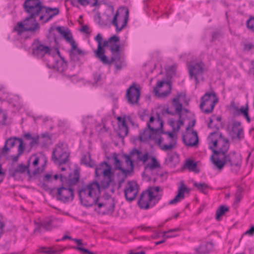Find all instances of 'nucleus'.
Wrapping results in <instances>:
<instances>
[{
    "mask_svg": "<svg viewBox=\"0 0 254 254\" xmlns=\"http://www.w3.org/2000/svg\"><path fill=\"white\" fill-rule=\"evenodd\" d=\"M248 28L253 31H254V17L250 18L247 21Z\"/></svg>",
    "mask_w": 254,
    "mask_h": 254,
    "instance_id": "58",
    "label": "nucleus"
},
{
    "mask_svg": "<svg viewBox=\"0 0 254 254\" xmlns=\"http://www.w3.org/2000/svg\"><path fill=\"white\" fill-rule=\"evenodd\" d=\"M36 227L35 228L33 233L42 234L48 230V222H35Z\"/></svg>",
    "mask_w": 254,
    "mask_h": 254,
    "instance_id": "33",
    "label": "nucleus"
},
{
    "mask_svg": "<svg viewBox=\"0 0 254 254\" xmlns=\"http://www.w3.org/2000/svg\"><path fill=\"white\" fill-rule=\"evenodd\" d=\"M23 136L25 139L31 140L29 144L30 148L38 145L39 143L40 136L39 135L32 136L31 134L28 132L25 133Z\"/></svg>",
    "mask_w": 254,
    "mask_h": 254,
    "instance_id": "32",
    "label": "nucleus"
},
{
    "mask_svg": "<svg viewBox=\"0 0 254 254\" xmlns=\"http://www.w3.org/2000/svg\"><path fill=\"white\" fill-rule=\"evenodd\" d=\"M244 189L242 187L239 186L235 193L234 205L237 206L242 198V193Z\"/></svg>",
    "mask_w": 254,
    "mask_h": 254,
    "instance_id": "38",
    "label": "nucleus"
},
{
    "mask_svg": "<svg viewBox=\"0 0 254 254\" xmlns=\"http://www.w3.org/2000/svg\"><path fill=\"white\" fill-rule=\"evenodd\" d=\"M22 6L24 11L28 16V18H36L42 13L44 8L48 12V7L44 6L40 0H25Z\"/></svg>",
    "mask_w": 254,
    "mask_h": 254,
    "instance_id": "5",
    "label": "nucleus"
},
{
    "mask_svg": "<svg viewBox=\"0 0 254 254\" xmlns=\"http://www.w3.org/2000/svg\"><path fill=\"white\" fill-rule=\"evenodd\" d=\"M47 53L48 46H44L38 40H35L32 44V55L37 58L43 59Z\"/></svg>",
    "mask_w": 254,
    "mask_h": 254,
    "instance_id": "18",
    "label": "nucleus"
},
{
    "mask_svg": "<svg viewBox=\"0 0 254 254\" xmlns=\"http://www.w3.org/2000/svg\"><path fill=\"white\" fill-rule=\"evenodd\" d=\"M57 199L63 202L72 201L74 198L73 190L70 187H62L58 189Z\"/></svg>",
    "mask_w": 254,
    "mask_h": 254,
    "instance_id": "13",
    "label": "nucleus"
},
{
    "mask_svg": "<svg viewBox=\"0 0 254 254\" xmlns=\"http://www.w3.org/2000/svg\"><path fill=\"white\" fill-rule=\"evenodd\" d=\"M180 230L179 228H175L173 229H170L167 231H164L163 232L162 237L164 238L165 239H168L170 238H172L173 237H175L176 235H171V234H169V233L172 232H178Z\"/></svg>",
    "mask_w": 254,
    "mask_h": 254,
    "instance_id": "55",
    "label": "nucleus"
},
{
    "mask_svg": "<svg viewBox=\"0 0 254 254\" xmlns=\"http://www.w3.org/2000/svg\"><path fill=\"white\" fill-rule=\"evenodd\" d=\"M96 57L101 61L104 64H111L112 62H109L107 56L105 55V50L102 46L98 45L97 50L95 51Z\"/></svg>",
    "mask_w": 254,
    "mask_h": 254,
    "instance_id": "26",
    "label": "nucleus"
},
{
    "mask_svg": "<svg viewBox=\"0 0 254 254\" xmlns=\"http://www.w3.org/2000/svg\"><path fill=\"white\" fill-rule=\"evenodd\" d=\"M179 162V155L175 152L169 153L165 159L166 164L171 167H175Z\"/></svg>",
    "mask_w": 254,
    "mask_h": 254,
    "instance_id": "25",
    "label": "nucleus"
},
{
    "mask_svg": "<svg viewBox=\"0 0 254 254\" xmlns=\"http://www.w3.org/2000/svg\"><path fill=\"white\" fill-rule=\"evenodd\" d=\"M101 17L100 16V13L97 11L96 15L94 16V19L95 21H96L101 26H103L106 25V23L104 22H102L101 20Z\"/></svg>",
    "mask_w": 254,
    "mask_h": 254,
    "instance_id": "62",
    "label": "nucleus"
},
{
    "mask_svg": "<svg viewBox=\"0 0 254 254\" xmlns=\"http://www.w3.org/2000/svg\"><path fill=\"white\" fill-rule=\"evenodd\" d=\"M65 249V248H59V249L49 248V254H60Z\"/></svg>",
    "mask_w": 254,
    "mask_h": 254,
    "instance_id": "57",
    "label": "nucleus"
},
{
    "mask_svg": "<svg viewBox=\"0 0 254 254\" xmlns=\"http://www.w3.org/2000/svg\"><path fill=\"white\" fill-rule=\"evenodd\" d=\"M15 137H10L5 141L6 144H7L10 147H13L15 146L16 141L17 139H15Z\"/></svg>",
    "mask_w": 254,
    "mask_h": 254,
    "instance_id": "60",
    "label": "nucleus"
},
{
    "mask_svg": "<svg viewBox=\"0 0 254 254\" xmlns=\"http://www.w3.org/2000/svg\"><path fill=\"white\" fill-rule=\"evenodd\" d=\"M61 34L63 35L64 39L67 42L70 44L71 46L76 43L71 33H61Z\"/></svg>",
    "mask_w": 254,
    "mask_h": 254,
    "instance_id": "44",
    "label": "nucleus"
},
{
    "mask_svg": "<svg viewBox=\"0 0 254 254\" xmlns=\"http://www.w3.org/2000/svg\"><path fill=\"white\" fill-rule=\"evenodd\" d=\"M123 157L125 159V162L127 165L128 167V168L126 169L129 171L130 174L131 172H133V162L131 159L130 155L127 154H124Z\"/></svg>",
    "mask_w": 254,
    "mask_h": 254,
    "instance_id": "41",
    "label": "nucleus"
},
{
    "mask_svg": "<svg viewBox=\"0 0 254 254\" xmlns=\"http://www.w3.org/2000/svg\"><path fill=\"white\" fill-rule=\"evenodd\" d=\"M47 164V159L45 158L43 160V163L41 165V166L39 167H37L35 169V170L33 172L32 174L33 175H36L39 174H41L42 173L45 169Z\"/></svg>",
    "mask_w": 254,
    "mask_h": 254,
    "instance_id": "47",
    "label": "nucleus"
},
{
    "mask_svg": "<svg viewBox=\"0 0 254 254\" xmlns=\"http://www.w3.org/2000/svg\"><path fill=\"white\" fill-rule=\"evenodd\" d=\"M183 141L184 144L189 147L197 146L198 142L197 133L195 131L187 132L183 136Z\"/></svg>",
    "mask_w": 254,
    "mask_h": 254,
    "instance_id": "20",
    "label": "nucleus"
},
{
    "mask_svg": "<svg viewBox=\"0 0 254 254\" xmlns=\"http://www.w3.org/2000/svg\"><path fill=\"white\" fill-rule=\"evenodd\" d=\"M70 152L67 144L59 142L53 149L51 160L57 165L61 166L69 161Z\"/></svg>",
    "mask_w": 254,
    "mask_h": 254,
    "instance_id": "4",
    "label": "nucleus"
},
{
    "mask_svg": "<svg viewBox=\"0 0 254 254\" xmlns=\"http://www.w3.org/2000/svg\"><path fill=\"white\" fill-rule=\"evenodd\" d=\"M117 120L118 121L119 127H127V124H126V121H131V118L129 116H125L124 117H118L117 118Z\"/></svg>",
    "mask_w": 254,
    "mask_h": 254,
    "instance_id": "42",
    "label": "nucleus"
},
{
    "mask_svg": "<svg viewBox=\"0 0 254 254\" xmlns=\"http://www.w3.org/2000/svg\"><path fill=\"white\" fill-rule=\"evenodd\" d=\"M129 18V10L127 7H121L115 14L112 23L117 31H121L126 26Z\"/></svg>",
    "mask_w": 254,
    "mask_h": 254,
    "instance_id": "8",
    "label": "nucleus"
},
{
    "mask_svg": "<svg viewBox=\"0 0 254 254\" xmlns=\"http://www.w3.org/2000/svg\"><path fill=\"white\" fill-rule=\"evenodd\" d=\"M39 27V24L36 22V18H28L26 17L23 22H19L13 28L14 32L34 31Z\"/></svg>",
    "mask_w": 254,
    "mask_h": 254,
    "instance_id": "10",
    "label": "nucleus"
},
{
    "mask_svg": "<svg viewBox=\"0 0 254 254\" xmlns=\"http://www.w3.org/2000/svg\"><path fill=\"white\" fill-rule=\"evenodd\" d=\"M152 162L148 163L146 166V169H149L150 170L158 169L160 168V164L157 160L156 158L152 156L151 157Z\"/></svg>",
    "mask_w": 254,
    "mask_h": 254,
    "instance_id": "37",
    "label": "nucleus"
},
{
    "mask_svg": "<svg viewBox=\"0 0 254 254\" xmlns=\"http://www.w3.org/2000/svg\"><path fill=\"white\" fill-rule=\"evenodd\" d=\"M193 186L196 187L198 190L204 193H206L205 190L207 189L208 186L205 183H195L193 184Z\"/></svg>",
    "mask_w": 254,
    "mask_h": 254,
    "instance_id": "50",
    "label": "nucleus"
},
{
    "mask_svg": "<svg viewBox=\"0 0 254 254\" xmlns=\"http://www.w3.org/2000/svg\"><path fill=\"white\" fill-rule=\"evenodd\" d=\"M69 53L71 57L75 55L82 56L85 54V52L83 51L77 47V45L76 43L71 46Z\"/></svg>",
    "mask_w": 254,
    "mask_h": 254,
    "instance_id": "36",
    "label": "nucleus"
},
{
    "mask_svg": "<svg viewBox=\"0 0 254 254\" xmlns=\"http://www.w3.org/2000/svg\"><path fill=\"white\" fill-rule=\"evenodd\" d=\"M140 96V89L136 87L135 83L131 84L127 90L126 97L128 103L130 104H137Z\"/></svg>",
    "mask_w": 254,
    "mask_h": 254,
    "instance_id": "16",
    "label": "nucleus"
},
{
    "mask_svg": "<svg viewBox=\"0 0 254 254\" xmlns=\"http://www.w3.org/2000/svg\"><path fill=\"white\" fill-rule=\"evenodd\" d=\"M215 157L211 156V159L214 165L219 170H221L224 166L225 163V159H224L222 155L219 154H215Z\"/></svg>",
    "mask_w": 254,
    "mask_h": 254,
    "instance_id": "27",
    "label": "nucleus"
},
{
    "mask_svg": "<svg viewBox=\"0 0 254 254\" xmlns=\"http://www.w3.org/2000/svg\"><path fill=\"white\" fill-rule=\"evenodd\" d=\"M29 167V163H28L26 165H23V164H18L16 168L12 171L11 173V176L15 177L18 173L22 174L25 172H27V173L29 175L30 172Z\"/></svg>",
    "mask_w": 254,
    "mask_h": 254,
    "instance_id": "28",
    "label": "nucleus"
},
{
    "mask_svg": "<svg viewBox=\"0 0 254 254\" xmlns=\"http://www.w3.org/2000/svg\"><path fill=\"white\" fill-rule=\"evenodd\" d=\"M81 163L92 168L95 165L94 162L91 160L89 155H84L81 159Z\"/></svg>",
    "mask_w": 254,
    "mask_h": 254,
    "instance_id": "40",
    "label": "nucleus"
},
{
    "mask_svg": "<svg viewBox=\"0 0 254 254\" xmlns=\"http://www.w3.org/2000/svg\"><path fill=\"white\" fill-rule=\"evenodd\" d=\"M165 133L168 135V138L170 139V142L168 144H162L163 141L162 137H159L158 138H157L156 139V142L162 150H171L176 146L177 143L176 138L175 137L174 134L171 132H167Z\"/></svg>",
    "mask_w": 254,
    "mask_h": 254,
    "instance_id": "19",
    "label": "nucleus"
},
{
    "mask_svg": "<svg viewBox=\"0 0 254 254\" xmlns=\"http://www.w3.org/2000/svg\"><path fill=\"white\" fill-rule=\"evenodd\" d=\"M232 138L241 140L244 138V128L239 121H234L231 124Z\"/></svg>",
    "mask_w": 254,
    "mask_h": 254,
    "instance_id": "21",
    "label": "nucleus"
},
{
    "mask_svg": "<svg viewBox=\"0 0 254 254\" xmlns=\"http://www.w3.org/2000/svg\"><path fill=\"white\" fill-rule=\"evenodd\" d=\"M114 61H116V62H124V60L121 59V57L119 53H116V54L114 55V57L111 58V60L110 62H112V63Z\"/></svg>",
    "mask_w": 254,
    "mask_h": 254,
    "instance_id": "63",
    "label": "nucleus"
},
{
    "mask_svg": "<svg viewBox=\"0 0 254 254\" xmlns=\"http://www.w3.org/2000/svg\"><path fill=\"white\" fill-rule=\"evenodd\" d=\"M105 211L103 213L112 214L115 210V203L112 198H109L105 202Z\"/></svg>",
    "mask_w": 254,
    "mask_h": 254,
    "instance_id": "34",
    "label": "nucleus"
},
{
    "mask_svg": "<svg viewBox=\"0 0 254 254\" xmlns=\"http://www.w3.org/2000/svg\"><path fill=\"white\" fill-rule=\"evenodd\" d=\"M67 67V63L60 57L59 51L49 47V68L63 72Z\"/></svg>",
    "mask_w": 254,
    "mask_h": 254,
    "instance_id": "6",
    "label": "nucleus"
},
{
    "mask_svg": "<svg viewBox=\"0 0 254 254\" xmlns=\"http://www.w3.org/2000/svg\"><path fill=\"white\" fill-rule=\"evenodd\" d=\"M189 192L190 189L182 182L181 186L179 187L177 195L173 199L170 200L168 204L170 205L176 204L184 198L185 193H189Z\"/></svg>",
    "mask_w": 254,
    "mask_h": 254,
    "instance_id": "23",
    "label": "nucleus"
},
{
    "mask_svg": "<svg viewBox=\"0 0 254 254\" xmlns=\"http://www.w3.org/2000/svg\"><path fill=\"white\" fill-rule=\"evenodd\" d=\"M15 139H17V140L19 143V145L18 146V148H17L18 153L19 155H22L24 151L25 150V145L23 143V140L21 138H19V137H15Z\"/></svg>",
    "mask_w": 254,
    "mask_h": 254,
    "instance_id": "49",
    "label": "nucleus"
},
{
    "mask_svg": "<svg viewBox=\"0 0 254 254\" xmlns=\"http://www.w3.org/2000/svg\"><path fill=\"white\" fill-rule=\"evenodd\" d=\"M186 165L190 171L198 172V170L197 169V164L193 161L190 160L187 161Z\"/></svg>",
    "mask_w": 254,
    "mask_h": 254,
    "instance_id": "43",
    "label": "nucleus"
},
{
    "mask_svg": "<svg viewBox=\"0 0 254 254\" xmlns=\"http://www.w3.org/2000/svg\"><path fill=\"white\" fill-rule=\"evenodd\" d=\"M209 137L214 147H216L217 145L221 146L219 150H214V153L222 155V156L225 155L229 146L228 140L224 138L222 133L218 131L211 132Z\"/></svg>",
    "mask_w": 254,
    "mask_h": 254,
    "instance_id": "9",
    "label": "nucleus"
},
{
    "mask_svg": "<svg viewBox=\"0 0 254 254\" xmlns=\"http://www.w3.org/2000/svg\"><path fill=\"white\" fill-rule=\"evenodd\" d=\"M39 181V186L45 190H48V173L45 174L42 178L40 179Z\"/></svg>",
    "mask_w": 254,
    "mask_h": 254,
    "instance_id": "45",
    "label": "nucleus"
},
{
    "mask_svg": "<svg viewBox=\"0 0 254 254\" xmlns=\"http://www.w3.org/2000/svg\"><path fill=\"white\" fill-rule=\"evenodd\" d=\"M223 157L225 159L226 165L233 168L232 171L236 173L241 167L242 163L241 156L233 151L230 152L227 155H224Z\"/></svg>",
    "mask_w": 254,
    "mask_h": 254,
    "instance_id": "11",
    "label": "nucleus"
},
{
    "mask_svg": "<svg viewBox=\"0 0 254 254\" xmlns=\"http://www.w3.org/2000/svg\"><path fill=\"white\" fill-rule=\"evenodd\" d=\"M171 85L168 81H159L153 91L156 96L160 98L165 97L171 93Z\"/></svg>",
    "mask_w": 254,
    "mask_h": 254,
    "instance_id": "14",
    "label": "nucleus"
},
{
    "mask_svg": "<svg viewBox=\"0 0 254 254\" xmlns=\"http://www.w3.org/2000/svg\"><path fill=\"white\" fill-rule=\"evenodd\" d=\"M175 122L174 121H171L170 122V125L172 127L173 130L175 131L179 130L181 126L184 124L183 121L181 120V118L179 117V119L177 123V127H175Z\"/></svg>",
    "mask_w": 254,
    "mask_h": 254,
    "instance_id": "52",
    "label": "nucleus"
},
{
    "mask_svg": "<svg viewBox=\"0 0 254 254\" xmlns=\"http://www.w3.org/2000/svg\"><path fill=\"white\" fill-rule=\"evenodd\" d=\"M189 72L191 78L194 77L196 84L199 81L198 76L201 75L204 71V64L202 62L191 61L188 65Z\"/></svg>",
    "mask_w": 254,
    "mask_h": 254,
    "instance_id": "12",
    "label": "nucleus"
},
{
    "mask_svg": "<svg viewBox=\"0 0 254 254\" xmlns=\"http://www.w3.org/2000/svg\"><path fill=\"white\" fill-rule=\"evenodd\" d=\"M159 132L158 128L151 127L150 123H147V127L140 131L138 140L141 142H146L153 137L154 133Z\"/></svg>",
    "mask_w": 254,
    "mask_h": 254,
    "instance_id": "17",
    "label": "nucleus"
},
{
    "mask_svg": "<svg viewBox=\"0 0 254 254\" xmlns=\"http://www.w3.org/2000/svg\"><path fill=\"white\" fill-rule=\"evenodd\" d=\"M218 102V98L214 91L207 92L201 98L199 107L203 113L208 114L213 111Z\"/></svg>",
    "mask_w": 254,
    "mask_h": 254,
    "instance_id": "7",
    "label": "nucleus"
},
{
    "mask_svg": "<svg viewBox=\"0 0 254 254\" xmlns=\"http://www.w3.org/2000/svg\"><path fill=\"white\" fill-rule=\"evenodd\" d=\"M52 180H59L63 185H65L67 178L66 177L64 176L63 174H55L53 175L52 174H49V182H50Z\"/></svg>",
    "mask_w": 254,
    "mask_h": 254,
    "instance_id": "35",
    "label": "nucleus"
},
{
    "mask_svg": "<svg viewBox=\"0 0 254 254\" xmlns=\"http://www.w3.org/2000/svg\"><path fill=\"white\" fill-rule=\"evenodd\" d=\"M212 249L211 243L207 242L201 244L199 247L195 249L196 252L200 254H204L208 253Z\"/></svg>",
    "mask_w": 254,
    "mask_h": 254,
    "instance_id": "31",
    "label": "nucleus"
},
{
    "mask_svg": "<svg viewBox=\"0 0 254 254\" xmlns=\"http://www.w3.org/2000/svg\"><path fill=\"white\" fill-rule=\"evenodd\" d=\"M72 248L81 252L83 254H94V253L80 246H73Z\"/></svg>",
    "mask_w": 254,
    "mask_h": 254,
    "instance_id": "56",
    "label": "nucleus"
},
{
    "mask_svg": "<svg viewBox=\"0 0 254 254\" xmlns=\"http://www.w3.org/2000/svg\"><path fill=\"white\" fill-rule=\"evenodd\" d=\"M112 158L114 160V165L116 170H120L124 174L123 178L119 181V186L125 181L126 178L129 174V171L122 167V162L118 158V155L116 153H114L112 156Z\"/></svg>",
    "mask_w": 254,
    "mask_h": 254,
    "instance_id": "22",
    "label": "nucleus"
},
{
    "mask_svg": "<svg viewBox=\"0 0 254 254\" xmlns=\"http://www.w3.org/2000/svg\"><path fill=\"white\" fill-rule=\"evenodd\" d=\"M182 95V93L178 94L176 97L172 100V105L175 108L176 113L179 115L180 118H181L182 104L180 102L179 99Z\"/></svg>",
    "mask_w": 254,
    "mask_h": 254,
    "instance_id": "30",
    "label": "nucleus"
},
{
    "mask_svg": "<svg viewBox=\"0 0 254 254\" xmlns=\"http://www.w3.org/2000/svg\"><path fill=\"white\" fill-rule=\"evenodd\" d=\"M110 50L113 54L119 53L120 51V46L118 44H114L110 45Z\"/></svg>",
    "mask_w": 254,
    "mask_h": 254,
    "instance_id": "59",
    "label": "nucleus"
},
{
    "mask_svg": "<svg viewBox=\"0 0 254 254\" xmlns=\"http://www.w3.org/2000/svg\"><path fill=\"white\" fill-rule=\"evenodd\" d=\"M128 128L127 127H119L118 135L122 138L125 137L128 134Z\"/></svg>",
    "mask_w": 254,
    "mask_h": 254,
    "instance_id": "54",
    "label": "nucleus"
},
{
    "mask_svg": "<svg viewBox=\"0 0 254 254\" xmlns=\"http://www.w3.org/2000/svg\"><path fill=\"white\" fill-rule=\"evenodd\" d=\"M28 33H17L16 38L18 40L22 41L23 39H26L28 36L27 35Z\"/></svg>",
    "mask_w": 254,
    "mask_h": 254,
    "instance_id": "64",
    "label": "nucleus"
},
{
    "mask_svg": "<svg viewBox=\"0 0 254 254\" xmlns=\"http://www.w3.org/2000/svg\"><path fill=\"white\" fill-rule=\"evenodd\" d=\"M7 118V115L5 111L0 109V124L2 125H5V121Z\"/></svg>",
    "mask_w": 254,
    "mask_h": 254,
    "instance_id": "53",
    "label": "nucleus"
},
{
    "mask_svg": "<svg viewBox=\"0 0 254 254\" xmlns=\"http://www.w3.org/2000/svg\"><path fill=\"white\" fill-rule=\"evenodd\" d=\"M33 159L32 161V165L34 167L37 166L40 162V158L36 155L31 156L29 160L28 161V163H30V160Z\"/></svg>",
    "mask_w": 254,
    "mask_h": 254,
    "instance_id": "61",
    "label": "nucleus"
},
{
    "mask_svg": "<svg viewBox=\"0 0 254 254\" xmlns=\"http://www.w3.org/2000/svg\"><path fill=\"white\" fill-rule=\"evenodd\" d=\"M161 190L159 186L149 187L143 191L138 201V204L141 209H147L154 206L161 199L162 195L158 192Z\"/></svg>",
    "mask_w": 254,
    "mask_h": 254,
    "instance_id": "3",
    "label": "nucleus"
},
{
    "mask_svg": "<svg viewBox=\"0 0 254 254\" xmlns=\"http://www.w3.org/2000/svg\"><path fill=\"white\" fill-rule=\"evenodd\" d=\"M234 109L236 112L237 115L241 114L246 118L248 123L251 122V119L249 116V106L248 104H247L246 107L242 106L240 108L234 107Z\"/></svg>",
    "mask_w": 254,
    "mask_h": 254,
    "instance_id": "29",
    "label": "nucleus"
},
{
    "mask_svg": "<svg viewBox=\"0 0 254 254\" xmlns=\"http://www.w3.org/2000/svg\"><path fill=\"white\" fill-rule=\"evenodd\" d=\"M147 123H150V125L151 124H157L159 125L158 129L159 131L162 132V128L163 127V122L160 120L159 118L155 120L153 116L150 117L149 121Z\"/></svg>",
    "mask_w": 254,
    "mask_h": 254,
    "instance_id": "48",
    "label": "nucleus"
},
{
    "mask_svg": "<svg viewBox=\"0 0 254 254\" xmlns=\"http://www.w3.org/2000/svg\"><path fill=\"white\" fill-rule=\"evenodd\" d=\"M95 174L96 180L99 183V189H107L114 181V173L111 166L107 162L100 163L95 167Z\"/></svg>",
    "mask_w": 254,
    "mask_h": 254,
    "instance_id": "2",
    "label": "nucleus"
},
{
    "mask_svg": "<svg viewBox=\"0 0 254 254\" xmlns=\"http://www.w3.org/2000/svg\"><path fill=\"white\" fill-rule=\"evenodd\" d=\"M139 191V186L134 181L127 182L124 190L125 196L127 200L131 202L134 200Z\"/></svg>",
    "mask_w": 254,
    "mask_h": 254,
    "instance_id": "15",
    "label": "nucleus"
},
{
    "mask_svg": "<svg viewBox=\"0 0 254 254\" xmlns=\"http://www.w3.org/2000/svg\"><path fill=\"white\" fill-rule=\"evenodd\" d=\"M229 208L224 206V205H221L217 210L216 211V219L217 221L220 220V217L222 216L225 212L228 211Z\"/></svg>",
    "mask_w": 254,
    "mask_h": 254,
    "instance_id": "39",
    "label": "nucleus"
},
{
    "mask_svg": "<svg viewBox=\"0 0 254 254\" xmlns=\"http://www.w3.org/2000/svg\"><path fill=\"white\" fill-rule=\"evenodd\" d=\"M57 32H70V30L66 26H52L49 29V32H53L54 31Z\"/></svg>",
    "mask_w": 254,
    "mask_h": 254,
    "instance_id": "46",
    "label": "nucleus"
},
{
    "mask_svg": "<svg viewBox=\"0 0 254 254\" xmlns=\"http://www.w3.org/2000/svg\"><path fill=\"white\" fill-rule=\"evenodd\" d=\"M100 192L99 185L96 182H93L86 187H83L78 191L81 204L86 207L97 205L99 209L105 208V203L99 201Z\"/></svg>",
    "mask_w": 254,
    "mask_h": 254,
    "instance_id": "1",
    "label": "nucleus"
},
{
    "mask_svg": "<svg viewBox=\"0 0 254 254\" xmlns=\"http://www.w3.org/2000/svg\"><path fill=\"white\" fill-rule=\"evenodd\" d=\"M80 176V170L78 168H76L73 173L69 174L67 178L65 185H68L70 187L75 185L79 181Z\"/></svg>",
    "mask_w": 254,
    "mask_h": 254,
    "instance_id": "24",
    "label": "nucleus"
},
{
    "mask_svg": "<svg viewBox=\"0 0 254 254\" xmlns=\"http://www.w3.org/2000/svg\"><path fill=\"white\" fill-rule=\"evenodd\" d=\"M59 9L57 7L52 8L49 7V20L51 19L54 16L59 13Z\"/></svg>",
    "mask_w": 254,
    "mask_h": 254,
    "instance_id": "51",
    "label": "nucleus"
}]
</instances>
